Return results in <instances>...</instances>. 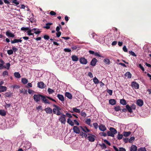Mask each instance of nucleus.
<instances>
[{"mask_svg": "<svg viewBox=\"0 0 151 151\" xmlns=\"http://www.w3.org/2000/svg\"><path fill=\"white\" fill-rule=\"evenodd\" d=\"M43 95L41 94H34L33 96V99L37 103L40 100V99L42 100Z\"/></svg>", "mask_w": 151, "mask_h": 151, "instance_id": "obj_1", "label": "nucleus"}, {"mask_svg": "<svg viewBox=\"0 0 151 151\" xmlns=\"http://www.w3.org/2000/svg\"><path fill=\"white\" fill-rule=\"evenodd\" d=\"M58 120L62 124H65L66 122L65 115L64 114H62V115L59 117Z\"/></svg>", "mask_w": 151, "mask_h": 151, "instance_id": "obj_2", "label": "nucleus"}, {"mask_svg": "<svg viewBox=\"0 0 151 151\" xmlns=\"http://www.w3.org/2000/svg\"><path fill=\"white\" fill-rule=\"evenodd\" d=\"M88 135H90V136L87 137V138L89 141L91 142H93L95 140V136L93 135L90 134H88Z\"/></svg>", "mask_w": 151, "mask_h": 151, "instance_id": "obj_3", "label": "nucleus"}, {"mask_svg": "<svg viewBox=\"0 0 151 151\" xmlns=\"http://www.w3.org/2000/svg\"><path fill=\"white\" fill-rule=\"evenodd\" d=\"M79 61L81 64L85 65L86 64L88 63L87 59L84 57L81 58L79 59Z\"/></svg>", "mask_w": 151, "mask_h": 151, "instance_id": "obj_4", "label": "nucleus"}, {"mask_svg": "<svg viewBox=\"0 0 151 151\" xmlns=\"http://www.w3.org/2000/svg\"><path fill=\"white\" fill-rule=\"evenodd\" d=\"M131 86L132 88L135 89H138L139 88V84L135 81H133L132 82Z\"/></svg>", "mask_w": 151, "mask_h": 151, "instance_id": "obj_5", "label": "nucleus"}, {"mask_svg": "<svg viewBox=\"0 0 151 151\" xmlns=\"http://www.w3.org/2000/svg\"><path fill=\"white\" fill-rule=\"evenodd\" d=\"M46 86L42 82H38L37 83V87L41 88H43L45 87Z\"/></svg>", "mask_w": 151, "mask_h": 151, "instance_id": "obj_6", "label": "nucleus"}, {"mask_svg": "<svg viewBox=\"0 0 151 151\" xmlns=\"http://www.w3.org/2000/svg\"><path fill=\"white\" fill-rule=\"evenodd\" d=\"M53 112L54 114H56L58 116H60L62 115V114H63L61 113L60 111L56 110L55 108L53 109Z\"/></svg>", "mask_w": 151, "mask_h": 151, "instance_id": "obj_7", "label": "nucleus"}, {"mask_svg": "<svg viewBox=\"0 0 151 151\" xmlns=\"http://www.w3.org/2000/svg\"><path fill=\"white\" fill-rule=\"evenodd\" d=\"M6 35L9 37H14V34L11 33L10 30H8L6 32Z\"/></svg>", "mask_w": 151, "mask_h": 151, "instance_id": "obj_8", "label": "nucleus"}, {"mask_svg": "<svg viewBox=\"0 0 151 151\" xmlns=\"http://www.w3.org/2000/svg\"><path fill=\"white\" fill-rule=\"evenodd\" d=\"M73 132L76 134H79L80 132L79 128L77 126H74L73 128Z\"/></svg>", "mask_w": 151, "mask_h": 151, "instance_id": "obj_9", "label": "nucleus"}, {"mask_svg": "<svg viewBox=\"0 0 151 151\" xmlns=\"http://www.w3.org/2000/svg\"><path fill=\"white\" fill-rule=\"evenodd\" d=\"M99 129L100 130L103 132H104L106 129V128L105 126L102 124H100L99 127Z\"/></svg>", "mask_w": 151, "mask_h": 151, "instance_id": "obj_10", "label": "nucleus"}, {"mask_svg": "<svg viewBox=\"0 0 151 151\" xmlns=\"http://www.w3.org/2000/svg\"><path fill=\"white\" fill-rule=\"evenodd\" d=\"M144 102L141 99H138L137 101V104L139 106H142Z\"/></svg>", "mask_w": 151, "mask_h": 151, "instance_id": "obj_11", "label": "nucleus"}, {"mask_svg": "<svg viewBox=\"0 0 151 151\" xmlns=\"http://www.w3.org/2000/svg\"><path fill=\"white\" fill-rule=\"evenodd\" d=\"M46 97H45V96L43 95L42 99V101L45 104H50V102L46 98Z\"/></svg>", "mask_w": 151, "mask_h": 151, "instance_id": "obj_12", "label": "nucleus"}, {"mask_svg": "<svg viewBox=\"0 0 151 151\" xmlns=\"http://www.w3.org/2000/svg\"><path fill=\"white\" fill-rule=\"evenodd\" d=\"M97 60L95 58H93L91 62V65L92 66H94L96 65Z\"/></svg>", "mask_w": 151, "mask_h": 151, "instance_id": "obj_13", "label": "nucleus"}, {"mask_svg": "<svg viewBox=\"0 0 151 151\" xmlns=\"http://www.w3.org/2000/svg\"><path fill=\"white\" fill-rule=\"evenodd\" d=\"M44 110L47 114H51L52 113V110L50 107L46 108Z\"/></svg>", "mask_w": 151, "mask_h": 151, "instance_id": "obj_14", "label": "nucleus"}, {"mask_svg": "<svg viewBox=\"0 0 151 151\" xmlns=\"http://www.w3.org/2000/svg\"><path fill=\"white\" fill-rule=\"evenodd\" d=\"M80 128L81 129L85 132L87 133V132H90V130L88 129L86 127H83L82 126H80Z\"/></svg>", "mask_w": 151, "mask_h": 151, "instance_id": "obj_15", "label": "nucleus"}, {"mask_svg": "<svg viewBox=\"0 0 151 151\" xmlns=\"http://www.w3.org/2000/svg\"><path fill=\"white\" fill-rule=\"evenodd\" d=\"M57 97L61 101H64V96L63 95L58 94L57 95Z\"/></svg>", "mask_w": 151, "mask_h": 151, "instance_id": "obj_16", "label": "nucleus"}, {"mask_svg": "<svg viewBox=\"0 0 151 151\" xmlns=\"http://www.w3.org/2000/svg\"><path fill=\"white\" fill-rule=\"evenodd\" d=\"M71 58L72 60L73 61H77L78 60V58L75 55H72Z\"/></svg>", "mask_w": 151, "mask_h": 151, "instance_id": "obj_17", "label": "nucleus"}, {"mask_svg": "<svg viewBox=\"0 0 151 151\" xmlns=\"http://www.w3.org/2000/svg\"><path fill=\"white\" fill-rule=\"evenodd\" d=\"M109 103L111 105H114L116 103V101L114 99H110L109 101Z\"/></svg>", "mask_w": 151, "mask_h": 151, "instance_id": "obj_18", "label": "nucleus"}, {"mask_svg": "<svg viewBox=\"0 0 151 151\" xmlns=\"http://www.w3.org/2000/svg\"><path fill=\"white\" fill-rule=\"evenodd\" d=\"M65 96L67 97L69 99H71L72 98V96L71 94L69 92H66L65 93Z\"/></svg>", "mask_w": 151, "mask_h": 151, "instance_id": "obj_19", "label": "nucleus"}, {"mask_svg": "<svg viewBox=\"0 0 151 151\" xmlns=\"http://www.w3.org/2000/svg\"><path fill=\"white\" fill-rule=\"evenodd\" d=\"M137 147L135 145H132L130 148V151H137Z\"/></svg>", "mask_w": 151, "mask_h": 151, "instance_id": "obj_20", "label": "nucleus"}, {"mask_svg": "<svg viewBox=\"0 0 151 151\" xmlns=\"http://www.w3.org/2000/svg\"><path fill=\"white\" fill-rule=\"evenodd\" d=\"M22 42V40L21 39H14L13 40L11 41L12 44H14L17 42Z\"/></svg>", "mask_w": 151, "mask_h": 151, "instance_id": "obj_21", "label": "nucleus"}, {"mask_svg": "<svg viewBox=\"0 0 151 151\" xmlns=\"http://www.w3.org/2000/svg\"><path fill=\"white\" fill-rule=\"evenodd\" d=\"M110 131L114 135L117 133L116 130L113 127H110L109 129Z\"/></svg>", "mask_w": 151, "mask_h": 151, "instance_id": "obj_22", "label": "nucleus"}, {"mask_svg": "<svg viewBox=\"0 0 151 151\" xmlns=\"http://www.w3.org/2000/svg\"><path fill=\"white\" fill-rule=\"evenodd\" d=\"M13 93L10 92H6L5 94L6 97H9L12 96Z\"/></svg>", "mask_w": 151, "mask_h": 151, "instance_id": "obj_23", "label": "nucleus"}, {"mask_svg": "<svg viewBox=\"0 0 151 151\" xmlns=\"http://www.w3.org/2000/svg\"><path fill=\"white\" fill-rule=\"evenodd\" d=\"M7 90V87L5 86H0V92H4Z\"/></svg>", "mask_w": 151, "mask_h": 151, "instance_id": "obj_24", "label": "nucleus"}, {"mask_svg": "<svg viewBox=\"0 0 151 151\" xmlns=\"http://www.w3.org/2000/svg\"><path fill=\"white\" fill-rule=\"evenodd\" d=\"M126 107L127 109V111L128 110L129 113H131L132 112L131 107L129 105H126Z\"/></svg>", "mask_w": 151, "mask_h": 151, "instance_id": "obj_25", "label": "nucleus"}, {"mask_svg": "<svg viewBox=\"0 0 151 151\" xmlns=\"http://www.w3.org/2000/svg\"><path fill=\"white\" fill-rule=\"evenodd\" d=\"M124 75L125 77L127 76L128 78H130L132 76V74L129 72H127L125 73Z\"/></svg>", "mask_w": 151, "mask_h": 151, "instance_id": "obj_26", "label": "nucleus"}, {"mask_svg": "<svg viewBox=\"0 0 151 151\" xmlns=\"http://www.w3.org/2000/svg\"><path fill=\"white\" fill-rule=\"evenodd\" d=\"M14 76L17 78H19L21 77L20 74L19 72H15L14 73Z\"/></svg>", "mask_w": 151, "mask_h": 151, "instance_id": "obj_27", "label": "nucleus"}, {"mask_svg": "<svg viewBox=\"0 0 151 151\" xmlns=\"http://www.w3.org/2000/svg\"><path fill=\"white\" fill-rule=\"evenodd\" d=\"M120 102L121 104L123 105H127V102L124 99H121L120 100Z\"/></svg>", "mask_w": 151, "mask_h": 151, "instance_id": "obj_28", "label": "nucleus"}, {"mask_svg": "<svg viewBox=\"0 0 151 151\" xmlns=\"http://www.w3.org/2000/svg\"><path fill=\"white\" fill-rule=\"evenodd\" d=\"M52 24V23H48L46 24V26L44 27V28L48 29L50 28V26Z\"/></svg>", "mask_w": 151, "mask_h": 151, "instance_id": "obj_29", "label": "nucleus"}, {"mask_svg": "<svg viewBox=\"0 0 151 151\" xmlns=\"http://www.w3.org/2000/svg\"><path fill=\"white\" fill-rule=\"evenodd\" d=\"M131 134V132H123V135L125 137H128Z\"/></svg>", "mask_w": 151, "mask_h": 151, "instance_id": "obj_30", "label": "nucleus"}, {"mask_svg": "<svg viewBox=\"0 0 151 151\" xmlns=\"http://www.w3.org/2000/svg\"><path fill=\"white\" fill-rule=\"evenodd\" d=\"M67 123L70 125L71 126H73L74 125L73 122L70 119L68 118L67 119Z\"/></svg>", "mask_w": 151, "mask_h": 151, "instance_id": "obj_31", "label": "nucleus"}, {"mask_svg": "<svg viewBox=\"0 0 151 151\" xmlns=\"http://www.w3.org/2000/svg\"><path fill=\"white\" fill-rule=\"evenodd\" d=\"M6 114L5 111L4 110H0V115L2 116H4Z\"/></svg>", "mask_w": 151, "mask_h": 151, "instance_id": "obj_32", "label": "nucleus"}, {"mask_svg": "<svg viewBox=\"0 0 151 151\" xmlns=\"http://www.w3.org/2000/svg\"><path fill=\"white\" fill-rule=\"evenodd\" d=\"M104 62L106 64L109 65L110 64V61L109 59L107 58L104 59Z\"/></svg>", "mask_w": 151, "mask_h": 151, "instance_id": "obj_33", "label": "nucleus"}, {"mask_svg": "<svg viewBox=\"0 0 151 151\" xmlns=\"http://www.w3.org/2000/svg\"><path fill=\"white\" fill-rule=\"evenodd\" d=\"M80 135L81 136H82V137H85V138H86L87 137V135L86 133L83 132H80Z\"/></svg>", "mask_w": 151, "mask_h": 151, "instance_id": "obj_34", "label": "nucleus"}, {"mask_svg": "<svg viewBox=\"0 0 151 151\" xmlns=\"http://www.w3.org/2000/svg\"><path fill=\"white\" fill-rule=\"evenodd\" d=\"M32 31V30H31L30 29L28 30L27 32V35L29 36H33V37H34V35L33 33H32L31 32Z\"/></svg>", "mask_w": 151, "mask_h": 151, "instance_id": "obj_35", "label": "nucleus"}, {"mask_svg": "<svg viewBox=\"0 0 151 151\" xmlns=\"http://www.w3.org/2000/svg\"><path fill=\"white\" fill-rule=\"evenodd\" d=\"M22 82L24 84H25L28 83V80L25 78H22Z\"/></svg>", "mask_w": 151, "mask_h": 151, "instance_id": "obj_36", "label": "nucleus"}, {"mask_svg": "<svg viewBox=\"0 0 151 151\" xmlns=\"http://www.w3.org/2000/svg\"><path fill=\"white\" fill-rule=\"evenodd\" d=\"M123 136V135L119 132L117 135V138L118 140H120L122 138Z\"/></svg>", "mask_w": 151, "mask_h": 151, "instance_id": "obj_37", "label": "nucleus"}, {"mask_svg": "<svg viewBox=\"0 0 151 151\" xmlns=\"http://www.w3.org/2000/svg\"><path fill=\"white\" fill-rule=\"evenodd\" d=\"M114 109L116 111H121L122 109L120 108V107L119 106H117L114 107Z\"/></svg>", "mask_w": 151, "mask_h": 151, "instance_id": "obj_38", "label": "nucleus"}, {"mask_svg": "<svg viewBox=\"0 0 151 151\" xmlns=\"http://www.w3.org/2000/svg\"><path fill=\"white\" fill-rule=\"evenodd\" d=\"M107 134L108 136L114 137V134L110 131H108L107 132Z\"/></svg>", "mask_w": 151, "mask_h": 151, "instance_id": "obj_39", "label": "nucleus"}, {"mask_svg": "<svg viewBox=\"0 0 151 151\" xmlns=\"http://www.w3.org/2000/svg\"><path fill=\"white\" fill-rule=\"evenodd\" d=\"M6 66H3L4 68H6L7 70L9 69L10 66V63H6Z\"/></svg>", "mask_w": 151, "mask_h": 151, "instance_id": "obj_40", "label": "nucleus"}, {"mask_svg": "<svg viewBox=\"0 0 151 151\" xmlns=\"http://www.w3.org/2000/svg\"><path fill=\"white\" fill-rule=\"evenodd\" d=\"M73 111L78 113H80V109H77L76 108H73Z\"/></svg>", "mask_w": 151, "mask_h": 151, "instance_id": "obj_41", "label": "nucleus"}, {"mask_svg": "<svg viewBox=\"0 0 151 151\" xmlns=\"http://www.w3.org/2000/svg\"><path fill=\"white\" fill-rule=\"evenodd\" d=\"M93 80V81L95 84H98L99 83V81L96 77H95Z\"/></svg>", "mask_w": 151, "mask_h": 151, "instance_id": "obj_42", "label": "nucleus"}, {"mask_svg": "<svg viewBox=\"0 0 151 151\" xmlns=\"http://www.w3.org/2000/svg\"><path fill=\"white\" fill-rule=\"evenodd\" d=\"M20 91L21 93H23L25 94L27 93V91L26 90H23V89H20Z\"/></svg>", "mask_w": 151, "mask_h": 151, "instance_id": "obj_43", "label": "nucleus"}, {"mask_svg": "<svg viewBox=\"0 0 151 151\" xmlns=\"http://www.w3.org/2000/svg\"><path fill=\"white\" fill-rule=\"evenodd\" d=\"M53 107L55 108V109L56 110H59V111L61 110V108H60L58 106L55 104H53Z\"/></svg>", "mask_w": 151, "mask_h": 151, "instance_id": "obj_44", "label": "nucleus"}, {"mask_svg": "<svg viewBox=\"0 0 151 151\" xmlns=\"http://www.w3.org/2000/svg\"><path fill=\"white\" fill-rule=\"evenodd\" d=\"M47 91L49 94H52L54 92L53 90L49 88L47 89Z\"/></svg>", "mask_w": 151, "mask_h": 151, "instance_id": "obj_45", "label": "nucleus"}, {"mask_svg": "<svg viewBox=\"0 0 151 151\" xmlns=\"http://www.w3.org/2000/svg\"><path fill=\"white\" fill-rule=\"evenodd\" d=\"M60 28H62V27L61 25L59 24V26L57 27L56 29V30L57 32H60L59 30H60Z\"/></svg>", "mask_w": 151, "mask_h": 151, "instance_id": "obj_46", "label": "nucleus"}, {"mask_svg": "<svg viewBox=\"0 0 151 151\" xmlns=\"http://www.w3.org/2000/svg\"><path fill=\"white\" fill-rule=\"evenodd\" d=\"M138 151H147L145 147H141L138 149Z\"/></svg>", "mask_w": 151, "mask_h": 151, "instance_id": "obj_47", "label": "nucleus"}, {"mask_svg": "<svg viewBox=\"0 0 151 151\" xmlns=\"http://www.w3.org/2000/svg\"><path fill=\"white\" fill-rule=\"evenodd\" d=\"M91 120L90 119H88L86 121V124L89 125H90L91 124Z\"/></svg>", "mask_w": 151, "mask_h": 151, "instance_id": "obj_48", "label": "nucleus"}, {"mask_svg": "<svg viewBox=\"0 0 151 151\" xmlns=\"http://www.w3.org/2000/svg\"><path fill=\"white\" fill-rule=\"evenodd\" d=\"M8 72L7 70H5L3 72L2 75L4 77L5 76L8 75Z\"/></svg>", "mask_w": 151, "mask_h": 151, "instance_id": "obj_49", "label": "nucleus"}, {"mask_svg": "<svg viewBox=\"0 0 151 151\" xmlns=\"http://www.w3.org/2000/svg\"><path fill=\"white\" fill-rule=\"evenodd\" d=\"M65 115V116H67L69 117V119L72 117V114L69 113H66Z\"/></svg>", "mask_w": 151, "mask_h": 151, "instance_id": "obj_50", "label": "nucleus"}, {"mask_svg": "<svg viewBox=\"0 0 151 151\" xmlns=\"http://www.w3.org/2000/svg\"><path fill=\"white\" fill-rule=\"evenodd\" d=\"M134 137H131L129 140V142L130 143L132 142L134 140Z\"/></svg>", "mask_w": 151, "mask_h": 151, "instance_id": "obj_51", "label": "nucleus"}, {"mask_svg": "<svg viewBox=\"0 0 151 151\" xmlns=\"http://www.w3.org/2000/svg\"><path fill=\"white\" fill-rule=\"evenodd\" d=\"M7 53L9 55H11L13 54V51L12 50H8L7 51Z\"/></svg>", "mask_w": 151, "mask_h": 151, "instance_id": "obj_52", "label": "nucleus"}, {"mask_svg": "<svg viewBox=\"0 0 151 151\" xmlns=\"http://www.w3.org/2000/svg\"><path fill=\"white\" fill-rule=\"evenodd\" d=\"M81 115L84 117H85L86 116V113L84 112H83L82 111H81Z\"/></svg>", "mask_w": 151, "mask_h": 151, "instance_id": "obj_53", "label": "nucleus"}, {"mask_svg": "<svg viewBox=\"0 0 151 151\" xmlns=\"http://www.w3.org/2000/svg\"><path fill=\"white\" fill-rule=\"evenodd\" d=\"M93 125L95 129H97L98 127V125L97 123H93Z\"/></svg>", "mask_w": 151, "mask_h": 151, "instance_id": "obj_54", "label": "nucleus"}, {"mask_svg": "<svg viewBox=\"0 0 151 151\" xmlns=\"http://www.w3.org/2000/svg\"><path fill=\"white\" fill-rule=\"evenodd\" d=\"M129 53L132 56L134 57H136L137 56V55L135 54V53L132 51H129Z\"/></svg>", "mask_w": 151, "mask_h": 151, "instance_id": "obj_55", "label": "nucleus"}, {"mask_svg": "<svg viewBox=\"0 0 151 151\" xmlns=\"http://www.w3.org/2000/svg\"><path fill=\"white\" fill-rule=\"evenodd\" d=\"M64 51L66 52H71V50L70 49L68 48H65L64 49Z\"/></svg>", "mask_w": 151, "mask_h": 151, "instance_id": "obj_56", "label": "nucleus"}, {"mask_svg": "<svg viewBox=\"0 0 151 151\" xmlns=\"http://www.w3.org/2000/svg\"><path fill=\"white\" fill-rule=\"evenodd\" d=\"M99 134L101 136H103L104 137H106L107 135L106 133L104 132H100Z\"/></svg>", "mask_w": 151, "mask_h": 151, "instance_id": "obj_57", "label": "nucleus"}, {"mask_svg": "<svg viewBox=\"0 0 151 151\" xmlns=\"http://www.w3.org/2000/svg\"><path fill=\"white\" fill-rule=\"evenodd\" d=\"M21 30L22 31H26L27 30H28L29 28L28 27H22L21 28Z\"/></svg>", "mask_w": 151, "mask_h": 151, "instance_id": "obj_58", "label": "nucleus"}, {"mask_svg": "<svg viewBox=\"0 0 151 151\" xmlns=\"http://www.w3.org/2000/svg\"><path fill=\"white\" fill-rule=\"evenodd\" d=\"M139 67L143 71H144L145 70L144 68L142 66L141 64H139Z\"/></svg>", "mask_w": 151, "mask_h": 151, "instance_id": "obj_59", "label": "nucleus"}, {"mask_svg": "<svg viewBox=\"0 0 151 151\" xmlns=\"http://www.w3.org/2000/svg\"><path fill=\"white\" fill-rule=\"evenodd\" d=\"M100 145L103 148L106 149L107 148L106 146L104 143H103L101 145Z\"/></svg>", "mask_w": 151, "mask_h": 151, "instance_id": "obj_60", "label": "nucleus"}, {"mask_svg": "<svg viewBox=\"0 0 151 151\" xmlns=\"http://www.w3.org/2000/svg\"><path fill=\"white\" fill-rule=\"evenodd\" d=\"M104 142L106 143L109 146H110L111 145L110 143L109 142L108 140L106 139H105L104 140Z\"/></svg>", "mask_w": 151, "mask_h": 151, "instance_id": "obj_61", "label": "nucleus"}, {"mask_svg": "<svg viewBox=\"0 0 151 151\" xmlns=\"http://www.w3.org/2000/svg\"><path fill=\"white\" fill-rule=\"evenodd\" d=\"M50 14L52 16H54L56 15V13L53 11H51L50 12Z\"/></svg>", "mask_w": 151, "mask_h": 151, "instance_id": "obj_62", "label": "nucleus"}, {"mask_svg": "<svg viewBox=\"0 0 151 151\" xmlns=\"http://www.w3.org/2000/svg\"><path fill=\"white\" fill-rule=\"evenodd\" d=\"M107 92L109 93L110 95H111L112 94L113 91L112 90L108 89L107 91Z\"/></svg>", "mask_w": 151, "mask_h": 151, "instance_id": "obj_63", "label": "nucleus"}, {"mask_svg": "<svg viewBox=\"0 0 151 151\" xmlns=\"http://www.w3.org/2000/svg\"><path fill=\"white\" fill-rule=\"evenodd\" d=\"M61 32H58L56 33V36L57 37H59L61 35Z\"/></svg>", "mask_w": 151, "mask_h": 151, "instance_id": "obj_64", "label": "nucleus"}]
</instances>
